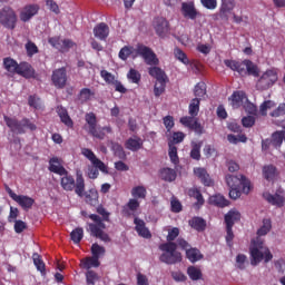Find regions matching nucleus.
<instances>
[{
	"label": "nucleus",
	"mask_w": 285,
	"mask_h": 285,
	"mask_svg": "<svg viewBox=\"0 0 285 285\" xmlns=\"http://www.w3.org/2000/svg\"><path fill=\"white\" fill-rule=\"evenodd\" d=\"M136 55L141 57L147 66H154L148 68V75L156 79V83L154 87V95L155 97H161L166 90V71L159 66V58H157V53L150 49V47L138 43L136 47Z\"/></svg>",
	"instance_id": "obj_1"
},
{
	"label": "nucleus",
	"mask_w": 285,
	"mask_h": 285,
	"mask_svg": "<svg viewBox=\"0 0 285 285\" xmlns=\"http://www.w3.org/2000/svg\"><path fill=\"white\" fill-rule=\"evenodd\" d=\"M272 228H273V223L271 222V219L264 218L263 225L257 230L258 237L252 240V245L249 247L252 266H257V264H259L263 259L265 264H268V262L273 259V253H271V249H268V247L264 246V239H262V237L271 233Z\"/></svg>",
	"instance_id": "obj_2"
},
{
	"label": "nucleus",
	"mask_w": 285,
	"mask_h": 285,
	"mask_svg": "<svg viewBox=\"0 0 285 285\" xmlns=\"http://www.w3.org/2000/svg\"><path fill=\"white\" fill-rule=\"evenodd\" d=\"M98 214H89L88 219L91 223H87V230L89 232L90 237H96L101 242H110V236L106 230V222H110V212L104 207V205H98L96 208Z\"/></svg>",
	"instance_id": "obj_3"
},
{
	"label": "nucleus",
	"mask_w": 285,
	"mask_h": 285,
	"mask_svg": "<svg viewBox=\"0 0 285 285\" xmlns=\"http://www.w3.org/2000/svg\"><path fill=\"white\" fill-rule=\"evenodd\" d=\"M60 177V186L62 190H66L67 193H72V190H75L78 197H83V193H86V179H83V175L77 174L75 180V176L70 175L67 170V174H62Z\"/></svg>",
	"instance_id": "obj_4"
},
{
	"label": "nucleus",
	"mask_w": 285,
	"mask_h": 285,
	"mask_svg": "<svg viewBox=\"0 0 285 285\" xmlns=\"http://www.w3.org/2000/svg\"><path fill=\"white\" fill-rule=\"evenodd\" d=\"M6 126L16 135H26V131L35 132L37 130V124L30 120V118H22L21 120L8 116H3Z\"/></svg>",
	"instance_id": "obj_5"
},
{
	"label": "nucleus",
	"mask_w": 285,
	"mask_h": 285,
	"mask_svg": "<svg viewBox=\"0 0 285 285\" xmlns=\"http://www.w3.org/2000/svg\"><path fill=\"white\" fill-rule=\"evenodd\" d=\"M158 248L163 252L159 257L163 264L173 266L181 262V253L177 252V243H163Z\"/></svg>",
	"instance_id": "obj_6"
},
{
	"label": "nucleus",
	"mask_w": 285,
	"mask_h": 285,
	"mask_svg": "<svg viewBox=\"0 0 285 285\" xmlns=\"http://www.w3.org/2000/svg\"><path fill=\"white\" fill-rule=\"evenodd\" d=\"M0 24L7 30H14L17 28V12L10 7H4L0 11Z\"/></svg>",
	"instance_id": "obj_7"
},
{
	"label": "nucleus",
	"mask_w": 285,
	"mask_h": 285,
	"mask_svg": "<svg viewBox=\"0 0 285 285\" xmlns=\"http://www.w3.org/2000/svg\"><path fill=\"white\" fill-rule=\"evenodd\" d=\"M226 183L229 188H235L237 186H243V193L245 195H248L250 193L253 186L250 185V180L246 178L244 175L233 176L228 175L226 176Z\"/></svg>",
	"instance_id": "obj_8"
},
{
	"label": "nucleus",
	"mask_w": 285,
	"mask_h": 285,
	"mask_svg": "<svg viewBox=\"0 0 285 285\" xmlns=\"http://www.w3.org/2000/svg\"><path fill=\"white\" fill-rule=\"evenodd\" d=\"M277 71L269 69L262 75L256 83L257 90H268L272 86L277 82Z\"/></svg>",
	"instance_id": "obj_9"
},
{
	"label": "nucleus",
	"mask_w": 285,
	"mask_h": 285,
	"mask_svg": "<svg viewBox=\"0 0 285 285\" xmlns=\"http://www.w3.org/2000/svg\"><path fill=\"white\" fill-rule=\"evenodd\" d=\"M85 121L89 127V135H92L96 139H104L106 137V132L101 131V127H97V116L95 112L86 114Z\"/></svg>",
	"instance_id": "obj_10"
},
{
	"label": "nucleus",
	"mask_w": 285,
	"mask_h": 285,
	"mask_svg": "<svg viewBox=\"0 0 285 285\" xmlns=\"http://www.w3.org/2000/svg\"><path fill=\"white\" fill-rule=\"evenodd\" d=\"M51 81L52 85L58 88V90L66 88V83L68 82V72L66 71V67L53 70Z\"/></svg>",
	"instance_id": "obj_11"
},
{
	"label": "nucleus",
	"mask_w": 285,
	"mask_h": 285,
	"mask_svg": "<svg viewBox=\"0 0 285 285\" xmlns=\"http://www.w3.org/2000/svg\"><path fill=\"white\" fill-rule=\"evenodd\" d=\"M81 155H83L86 159H89L92 166H95V168H98L100 173L108 175V166H106V164L101 161V159L97 158V155H95V151H92L89 148H82Z\"/></svg>",
	"instance_id": "obj_12"
},
{
	"label": "nucleus",
	"mask_w": 285,
	"mask_h": 285,
	"mask_svg": "<svg viewBox=\"0 0 285 285\" xmlns=\"http://www.w3.org/2000/svg\"><path fill=\"white\" fill-rule=\"evenodd\" d=\"M153 26H154V30H156V35H158V37H161V38L166 37V35H168L170 30L168 20H166V18L164 17L155 18Z\"/></svg>",
	"instance_id": "obj_13"
},
{
	"label": "nucleus",
	"mask_w": 285,
	"mask_h": 285,
	"mask_svg": "<svg viewBox=\"0 0 285 285\" xmlns=\"http://www.w3.org/2000/svg\"><path fill=\"white\" fill-rule=\"evenodd\" d=\"M263 197L272 206H277L278 208H282L284 206L285 195L282 190H277L274 195L271 193H264Z\"/></svg>",
	"instance_id": "obj_14"
},
{
	"label": "nucleus",
	"mask_w": 285,
	"mask_h": 285,
	"mask_svg": "<svg viewBox=\"0 0 285 285\" xmlns=\"http://www.w3.org/2000/svg\"><path fill=\"white\" fill-rule=\"evenodd\" d=\"M48 170L59 176H63L68 174V169L63 167V165L61 164V159L59 157H52L49 159Z\"/></svg>",
	"instance_id": "obj_15"
},
{
	"label": "nucleus",
	"mask_w": 285,
	"mask_h": 285,
	"mask_svg": "<svg viewBox=\"0 0 285 285\" xmlns=\"http://www.w3.org/2000/svg\"><path fill=\"white\" fill-rule=\"evenodd\" d=\"M39 12V4H27L23 7L22 11L20 12V21H23V23H27V21H30L32 17L38 14Z\"/></svg>",
	"instance_id": "obj_16"
},
{
	"label": "nucleus",
	"mask_w": 285,
	"mask_h": 285,
	"mask_svg": "<svg viewBox=\"0 0 285 285\" xmlns=\"http://www.w3.org/2000/svg\"><path fill=\"white\" fill-rule=\"evenodd\" d=\"M181 13L185 19H191V21H195V19L199 17V11H197V9L195 8V3L193 2H183Z\"/></svg>",
	"instance_id": "obj_17"
},
{
	"label": "nucleus",
	"mask_w": 285,
	"mask_h": 285,
	"mask_svg": "<svg viewBox=\"0 0 285 285\" xmlns=\"http://www.w3.org/2000/svg\"><path fill=\"white\" fill-rule=\"evenodd\" d=\"M135 224V230L138 233L139 237H144L145 239H150L153 237V234H150V229L146 227V222L141 218H135L134 219Z\"/></svg>",
	"instance_id": "obj_18"
},
{
	"label": "nucleus",
	"mask_w": 285,
	"mask_h": 285,
	"mask_svg": "<svg viewBox=\"0 0 285 285\" xmlns=\"http://www.w3.org/2000/svg\"><path fill=\"white\" fill-rule=\"evenodd\" d=\"M139 200H137V198H130L129 202L122 206V215L124 217H132V215H135V213H137V210L139 209Z\"/></svg>",
	"instance_id": "obj_19"
},
{
	"label": "nucleus",
	"mask_w": 285,
	"mask_h": 285,
	"mask_svg": "<svg viewBox=\"0 0 285 285\" xmlns=\"http://www.w3.org/2000/svg\"><path fill=\"white\" fill-rule=\"evenodd\" d=\"M94 35L96 39L100 41H106L108 39V35H110V27L106 24V22H100L94 28Z\"/></svg>",
	"instance_id": "obj_20"
},
{
	"label": "nucleus",
	"mask_w": 285,
	"mask_h": 285,
	"mask_svg": "<svg viewBox=\"0 0 285 285\" xmlns=\"http://www.w3.org/2000/svg\"><path fill=\"white\" fill-rule=\"evenodd\" d=\"M17 75L24 77V79H35V68L28 62H20Z\"/></svg>",
	"instance_id": "obj_21"
},
{
	"label": "nucleus",
	"mask_w": 285,
	"mask_h": 285,
	"mask_svg": "<svg viewBox=\"0 0 285 285\" xmlns=\"http://www.w3.org/2000/svg\"><path fill=\"white\" fill-rule=\"evenodd\" d=\"M56 110L60 117V121L65 124L67 128H72L75 126L72 118H70V115H68V109H66L63 106H58Z\"/></svg>",
	"instance_id": "obj_22"
},
{
	"label": "nucleus",
	"mask_w": 285,
	"mask_h": 285,
	"mask_svg": "<svg viewBox=\"0 0 285 285\" xmlns=\"http://www.w3.org/2000/svg\"><path fill=\"white\" fill-rule=\"evenodd\" d=\"M191 149L189 153L190 159H194V161H199L202 159V147L204 146V141H195L193 140L190 142Z\"/></svg>",
	"instance_id": "obj_23"
},
{
	"label": "nucleus",
	"mask_w": 285,
	"mask_h": 285,
	"mask_svg": "<svg viewBox=\"0 0 285 285\" xmlns=\"http://www.w3.org/2000/svg\"><path fill=\"white\" fill-rule=\"evenodd\" d=\"M194 173L198 179H200L202 184L205 186H213L215 183L212 180L210 175L208 171L202 167L194 169Z\"/></svg>",
	"instance_id": "obj_24"
},
{
	"label": "nucleus",
	"mask_w": 285,
	"mask_h": 285,
	"mask_svg": "<svg viewBox=\"0 0 285 285\" xmlns=\"http://www.w3.org/2000/svg\"><path fill=\"white\" fill-rule=\"evenodd\" d=\"M86 204L89 206H98L99 205V191L96 188H91L83 194Z\"/></svg>",
	"instance_id": "obj_25"
},
{
	"label": "nucleus",
	"mask_w": 285,
	"mask_h": 285,
	"mask_svg": "<svg viewBox=\"0 0 285 285\" xmlns=\"http://www.w3.org/2000/svg\"><path fill=\"white\" fill-rule=\"evenodd\" d=\"M159 177L163 181H175L177 179V170L170 167H164L159 170Z\"/></svg>",
	"instance_id": "obj_26"
},
{
	"label": "nucleus",
	"mask_w": 285,
	"mask_h": 285,
	"mask_svg": "<svg viewBox=\"0 0 285 285\" xmlns=\"http://www.w3.org/2000/svg\"><path fill=\"white\" fill-rule=\"evenodd\" d=\"M190 228H194V230H197V233H204L206 230V220L199 216H195L188 222Z\"/></svg>",
	"instance_id": "obj_27"
},
{
	"label": "nucleus",
	"mask_w": 285,
	"mask_h": 285,
	"mask_svg": "<svg viewBox=\"0 0 285 285\" xmlns=\"http://www.w3.org/2000/svg\"><path fill=\"white\" fill-rule=\"evenodd\" d=\"M246 99V92L244 91H234L229 97V101L233 108H240Z\"/></svg>",
	"instance_id": "obj_28"
},
{
	"label": "nucleus",
	"mask_w": 285,
	"mask_h": 285,
	"mask_svg": "<svg viewBox=\"0 0 285 285\" xmlns=\"http://www.w3.org/2000/svg\"><path fill=\"white\" fill-rule=\"evenodd\" d=\"M125 146L127 150H131V153H137V150H141V148L144 147V140H141V138L139 137L129 138L125 142Z\"/></svg>",
	"instance_id": "obj_29"
},
{
	"label": "nucleus",
	"mask_w": 285,
	"mask_h": 285,
	"mask_svg": "<svg viewBox=\"0 0 285 285\" xmlns=\"http://www.w3.org/2000/svg\"><path fill=\"white\" fill-rule=\"evenodd\" d=\"M224 63L227 68H229V70H233L234 72H238V75H244L243 61L225 59Z\"/></svg>",
	"instance_id": "obj_30"
},
{
	"label": "nucleus",
	"mask_w": 285,
	"mask_h": 285,
	"mask_svg": "<svg viewBox=\"0 0 285 285\" xmlns=\"http://www.w3.org/2000/svg\"><path fill=\"white\" fill-rule=\"evenodd\" d=\"M239 219H242V214L237 210H229L226 215H225V224L228 227H234L236 222H239Z\"/></svg>",
	"instance_id": "obj_31"
},
{
	"label": "nucleus",
	"mask_w": 285,
	"mask_h": 285,
	"mask_svg": "<svg viewBox=\"0 0 285 285\" xmlns=\"http://www.w3.org/2000/svg\"><path fill=\"white\" fill-rule=\"evenodd\" d=\"M16 202L19 204V206H21V208H23V210H30V208L35 206V199L29 196L19 195L16 198Z\"/></svg>",
	"instance_id": "obj_32"
},
{
	"label": "nucleus",
	"mask_w": 285,
	"mask_h": 285,
	"mask_svg": "<svg viewBox=\"0 0 285 285\" xmlns=\"http://www.w3.org/2000/svg\"><path fill=\"white\" fill-rule=\"evenodd\" d=\"M186 257L191 262V264H195L200 259H204V254L198 248L190 247L186 250Z\"/></svg>",
	"instance_id": "obj_33"
},
{
	"label": "nucleus",
	"mask_w": 285,
	"mask_h": 285,
	"mask_svg": "<svg viewBox=\"0 0 285 285\" xmlns=\"http://www.w3.org/2000/svg\"><path fill=\"white\" fill-rule=\"evenodd\" d=\"M3 66L7 72H10V75H17L19 71V62L12 58H4Z\"/></svg>",
	"instance_id": "obj_34"
},
{
	"label": "nucleus",
	"mask_w": 285,
	"mask_h": 285,
	"mask_svg": "<svg viewBox=\"0 0 285 285\" xmlns=\"http://www.w3.org/2000/svg\"><path fill=\"white\" fill-rule=\"evenodd\" d=\"M187 275L191 282H199V279H203L204 274L202 273V269L197 266L190 265L187 267Z\"/></svg>",
	"instance_id": "obj_35"
},
{
	"label": "nucleus",
	"mask_w": 285,
	"mask_h": 285,
	"mask_svg": "<svg viewBox=\"0 0 285 285\" xmlns=\"http://www.w3.org/2000/svg\"><path fill=\"white\" fill-rule=\"evenodd\" d=\"M263 177L267 181H273V179L277 177V167H275L274 165H265L263 167Z\"/></svg>",
	"instance_id": "obj_36"
},
{
	"label": "nucleus",
	"mask_w": 285,
	"mask_h": 285,
	"mask_svg": "<svg viewBox=\"0 0 285 285\" xmlns=\"http://www.w3.org/2000/svg\"><path fill=\"white\" fill-rule=\"evenodd\" d=\"M244 66V72H247V75L252 77H259V69L257 68V65H254L250 60H243Z\"/></svg>",
	"instance_id": "obj_37"
},
{
	"label": "nucleus",
	"mask_w": 285,
	"mask_h": 285,
	"mask_svg": "<svg viewBox=\"0 0 285 285\" xmlns=\"http://www.w3.org/2000/svg\"><path fill=\"white\" fill-rule=\"evenodd\" d=\"M209 204H212V206H217L218 208H226L229 202L223 195L217 194L209 197Z\"/></svg>",
	"instance_id": "obj_38"
},
{
	"label": "nucleus",
	"mask_w": 285,
	"mask_h": 285,
	"mask_svg": "<svg viewBox=\"0 0 285 285\" xmlns=\"http://www.w3.org/2000/svg\"><path fill=\"white\" fill-rule=\"evenodd\" d=\"M32 259L37 271H39L41 275H46V263H43L41 255H39L38 253H35L32 255Z\"/></svg>",
	"instance_id": "obj_39"
},
{
	"label": "nucleus",
	"mask_w": 285,
	"mask_h": 285,
	"mask_svg": "<svg viewBox=\"0 0 285 285\" xmlns=\"http://www.w3.org/2000/svg\"><path fill=\"white\" fill-rule=\"evenodd\" d=\"M269 142H272V146H274L276 149L282 148V144H284V135L282 131L273 132Z\"/></svg>",
	"instance_id": "obj_40"
},
{
	"label": "nucleus",
	"mask_w": 285,
	"mask_h": 285,
	"mask_svg": "<svg viewBox=\"0 0 285 285\" xmlns=\"http://www.w3.org/2000/svg\"><path fill=\"white\" fill-rule=\"evenodd\" d=\"M200 104H202V100L199 98L191 99L189 107H188L190 117H197V115H199Z\"/></svg>",
	"instance_id": "obj_41"
},
{
	"label": "nucleus",
	"mask_w": 285,
	"mask_h": 285,
	"mask_svg": "<svg viewBox=\"0 0 285 285\" xmlns=\"http://www.w3.org/2000/svg\"><path fill=\"white\" fill-rule=\"evenodd\" d=\"M189 196L196 199L195 206H197V208H202V206H204L205 204L204 196L202 195V191H199V189L197 188L189 189Z\"/></svg>",
	"instance_id": "obj_42"
},
{
	"label": "nucleus",
	"mask_w": 285,
	"mask_h": 285,
	"mask_svg": "<svg viewBox=\"0 0 285 285\" xmlns=\"http://www.w3.org/2000/svg\"><path fill=\"white\" fill-rule=\"evenodd\" d=\"M127 79L131 83H136L137 86H139V83H141V73L137 69L131 68L127 73Z\"/></svg>",
	"instance_id": "obj_43"
},
{
	"label": "nucleus",
	"mask_w": 285,
	"mask_h": 285,
	"mask_svg": "<svg viewBox=\"0 0 285 285\" xmlns=\"http://www.w3.org/2000/svg\"><path fill=\"white\" fill-rule=\"evenodd\" d=\"M111 150L118 159H126V151L119 142H111Z\"/></svg>",
	"instance_id": "obj_44"
},
{
	"label": "nucleus",
	"mask_w": 285,
	"mask_h": 285,
	"mask_svg": "<svg viewBox=\"0 0 285 285\" xmlns=\"http://www.w3.org/2000/svg\"><path fill=\"white\" fill-rule=\"evenodd\" d=\"M146 195H148V191L144 186H136L131 189V196L134 199H144Z\"/></svg>",
	"instance_id": "obj_45"
},
{
	"label": "nucleus",
	"mask_w": 285,
	"mask_h": 285,
	"mask_svg": "<svg viewBox=\"0 0 285 285\" xmlns=\"http://www.w3.org/2000/svg\"><path fill=\"white\" fill-rule=\"evenodd\" d=\"M82 266L88 271L89 268H99L100 266L99 258H97L96 256L88 257L82 262Z\"/></svg>",
	"instance_id": "obj_46"
},
{
	"label": "nucleus",
	"mask_w": 285,
	"mask_h": 285,
	"mask_svg": "<svg viewBox=\"0 0 285 285\" xmlns=\"http://www.w3.org/2000/svg\"><path fill=\"white\" fill-rule=\"evenodd\" d=\"M70 237L73 244H80L83 239V228L77 227L70 233Z\"/></svg>",
	"instance_id": "obj_47"
},
{
	"label": "nucleus",
	"mask_w": 285,
	"mask_h": 285,
	"mask_svg": "<svg viewBox=\"0 0 285 285\" xmlns=\"http://www.w3.org/2000/svg\"><path fill=\"white\" fill-rule=\"evenodd\" d=\"M91 255L99 259L101 255H106V247L95 243L91 245Z\"/></svg>",
	"instance_id": "obj_48"
},
{
	"label": "nucleus",
	"mask_w": 285,
	"mask_h": 285,
	"mask_svg": "<svg viewBox=\"0 0 285 285\" xmlns=\"http://www.w3.org/2000/svg\"><path fill=\"white\" fill-rule=\"evenodd\" d=\"M168 156L171 161V164H179V156L177 155V147L173 145V142H169V150H168Z\"/></svg>",
	"instance_id": "obj_49"
},
{
	"label": "nucleus",
	"mask_w": 285,
	"mask_h": 285,
	"mask_svg": "<svg viewBox=\"0 0 285 285\" xmlns=\"http://www.w3.org/2000/svg\"><path fill=\"white\" fill-rule=\"evenodd\" d=\"M247 140H248V138L244 134H239L238 136L229 134L227 136V141H229V144H239V141L242 144H246Z\"/></svg>",
	"instance_id": "obj_50"
},
{
	"label": "nucleus",
	"mask_w": 285,
	"mask_h": 285,
	"mask_svg": "<svg viewBox=\"0 0 285 285\" xmlns=\"http://www.w3.org/2000/svg\"><path fill=\"white\" fill-rule=\"evenodd\" d=\"M174 55L178 61H181L185 66H188L190 63V60L188 59V56H186V52H184L181 49L176 48L174 50Z\"/></svg>",
	"instance_id": "obj_51"
},
{
	"label": "nucleus",
	"mask_w": 285,
	"mask_h": 285,
	"mask_svg": "<svg viewBox=\"0 0 285 285\" xmlns=\"http://www.w3.org/2000/svg\"><path fill=\"white\" fill-rule=\"evenodd\" d=\"M24 48L29 57H35V55H39V47H37V45L32 41H28Z\"/></svg>",
	"instance_id": "obj_52"
},
{
	"label": "nucleus",
	"mask_w": 285,
	"mask_h": 285,
	"mask_svg": "<svg viewBox=\"0 0 285 285\" xmlns=\"http://www.w3.org/2000/svg\"><path fill=\"white\" fill-rule=\"evenodd\" d=\"M195 97H206V82H198L194 88Z\"/></svg>",
	"instance_id": "obj_53"
},
{
	"label": "nucleus",
	"mask_w": 285,
	"mask_h": 285,
	"mask_svg": "<svg viewBox=\"0 0 285 285\" xmlns=\"http://www.w3.org/2000/svg\"><path fill=\"white\" fill-rule=\"evenodd\" d=\"M273 106H275V102H273L272 100H265L259 106V112H261L262 117H266V115H268V110H271V108H273Z\"/></svg>",
	"instance_id": "obj_54"
},
{
	"label": "nucleus",
	"mask_w": 285,
	"mask_h": 285,
	"mask_svg": "<svg viewBox=\"0 0 285 285\" xmlns=\"http://www.w3.org/2000/svg\"><path fill=\"white\" fill-rule=\"evenodd\" d=\"M132 55V47L125 46L120 49L118 57L121 61H128V57Z\"/></svg>",
	"instance_id": "obj_55"
},
{
	"label": "nucleus",
	"mask_w": 285,
	"mask_h": 285,
	"mask_svg": "<svg viewBox=\"0 0 285 285\" xmlns=\"http://www.w3.org/2000/svg\"><path fill=\"white\" fill-rule=\"evenodd\" d=\"M95 97V91L90 90V88H82L80 90V100L81 101H90Z\"/></svg>",
	"instance_id": "obj_56"
},
{
	"label": "nucleus",
	"mask_w": 285,
	"mask_h": 285,
	"mask_svg": "<svg viewBox=\"0 0 285 285\" xmlns=\"http://www.w3.org/2000/svg\"><path fill=\"white\" fill-rule=\"evenodd\" d=\"M179 237V228L178 227H174L171 229L168 230V235H167V244H175V240Z\"/></svg>",
	"instance_id": "obj_57"
},
{
	"label": "nucleus",
	"mask_w": 285,
	"mask_h": 285,
	"mask_svg": "<svg viewBox=\"0 0 285 285\" xmlns=\"http://www.w3.org/2000/svg\"><path fill=\"white\" fill-rule=\"evenodd\" d=\"M247 261H248V257H246V255L238 254L236 256V267L239 268V271H245Z\"/></svg>",
	"instance_id": "obj_58"
},
{
	"label": "nucleus",
	"mask_w": 285,
	"mask_h": 285,
	"mask_svg": "<svg viewBox=\"0 0 285 285\" xmlns=\"http://www.w3.org/2000/svg\"><path fill=\"white\" fill-rule=\"evenodd\" d=\"M220 10H225L227 12H233L235 10V1L234 0H222Z\"/></svg>",
	"instance_id": "obj_59"
},
{
	"label": "nucleus",
	"mask_w": 285,
	"mask_h": 285,
	"mask_svg": "<svg viewBox=\"0 0 285 285\" xmlns=\"http://www.w3.org/2000/svg\"><path fill=\"white\" fill-rule=\"evenodd\" d=\"M100 76L104 78V81H106V83H110L111 86L117 81L115 79V76L107 70H101Z\"/></svg>",
	"instance_id": "obj_60"
},
{
	"label": "nucleus",
	"mask_w": 285,
	"mask_h": 285,
	"mask_svg": "<svg viewBox=\"0 0 285 285\" xmlns=\"http://www.w3.org/2000/svg\"><path fill=\"white\" fill-rule=\"evenodd\" d=\"M195 121H197V119H195V117L193 116H185L180 118V124H183V126H186V128H193Z\"/></svg>",
	"instance_id": "obj_61"
},
{
	"label": "nucleus",
	"mask_w": 285,
	"mask_h": 285,
	"mask_svg": "<svg viewBox=\"0 0 285 285\" xmlns=\"http://www.w3.org/2000/svg\"><path fill=\"white\" fill-rule=\"evenodd\" d=\"M203 8L206 10H216L217 9V0H200Z\"/></svg>",
	"instance_id": "obj_62"
},
{
	"label": "nucleus",
	"mask_w": 285,
	"mask_h": 285,
	"mask_svg": "<svg viewBox=\"0 0 285 285\" xmlns=\"http://www.w3.org/2000/svg\"><path fill=\"white\" fill-rule=\"evenodd\" d=\"M242 125L244 126V128H253V126H255V117L254 116L243 117Z\"/></svg>",
	"instance_id": "obj_63"
},
{
	"label": "nucleus",
	"mask_w": 285,
	"mask_h": 285,
	"mask_svg": "<svg viewBox=\"0 0 285 285\" xmlns=\"http://www.w3.org/2000/svg\"><path fill=\"white\" fill-rule=\"evenodd\" d=\"M86 279L88 285H95L99 276L95 273V271H88L86 274Z\"/></svg>",
	"instance_id": "obj_64"
}]
</instances>
